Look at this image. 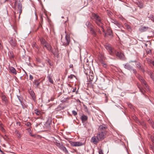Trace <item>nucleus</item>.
<instances>
[{"label": "nucleus", "instance_id": "43", "mask_svg": "<svg viewBox=\"0 0 154 154\" xmlns=\"http://www.w3.org/2000/svg\"><path fill=\"white\" fill-rule=\"evenodd\" d=\"M51 122V121H50L49 120H48L47 121V122H46V124H48L49 125Z\"/></svg>", "mask_w": 154, "mask_h": 154}, {"label": "nucleus", "instance_id": "7", "mask_svg": "<svg viewBox=\"0 0 154 154\" xmlns=\"http://www.w3.org/2000/svg\"><path fill=\"white\" fill-rule=\"evenodd\" d=\"M69 142L72 146H80L83 145L82 143L80 142H73L71 140H69Z\"/></svg>", "mask_w": 154, "mask_h": 154}, {"label": "nucleus", "instance_id": "41", "mask_svg": "<svg viewBox=\"0 0 154 154\" xmlns=\"http://www.w3.org/2000/svg\"><path fill=\"white\" fill-rule=\"evenodd\" d=\"M29 79L31 80H32L33 79V76L31 75H29Z\"/></svg>", "mask_w": 154, "mask_h": 154}, {"label": "nucleus", "instance_id": "1", "mask_svg": "<svg viewBox=\"0 0 154 154\" xmlns=\"http://www.w3.org/2000/svg\"><path fill=\"white\" fill-rule=\"evenodd\" d=\"M105 47L110 55L113 56L116 55L121 59L123 58L124 57L123 54L120 52L116 51L110 45L106 44L105 45Z\"/></svg>", "mask_w": 154, "mask_h": 154}, {"label": "nucleus", "instance_id": "51", "mask_svg": "<svg viewBox=\"0 0 154 154\" xmlns=\"http://www.w3.org/2000/svg\"><path fill=\"white\" fill-rule=\"evenodd\" d=\"M29 134L31 136H32V137H34V135H32V134H31V133H29Z\"/></svg>", "mask_w": 154, "mask_h": 154}, {"label": "nucleus", "instance_id": "50", "mask_svg": "<svg viewBox=\"0 0 154 154\" xmlns=\"http://www.w3.org/2000/svg\"><path fill=\"white\" fill-rule=\"evenodd\" d=\"M128 106L129 107L131 108L132 106L131 104H129V105H128Z\"/></svg>", "mask_w": 154, "mask_h": 154}, {"label": "nucleus", "instance_id": "60", "mask_svg": "<svg viewBox=\"0 0 154 154\" xmlns=\"http://www.w3.org/2000/svg\"><path fill=\"white\" fill-rule=\"evenodd\" d=\"M70 88H71V87H70H70H69V89H70Z\"/></svg>", "mask_w": 154, "mask_h": 154}, {"label": "nucleus", "instance_id": "16", "mask_svg": "<svg viewBox=\"0 0 154 154\" xmlns=\"http://www.w3.org/2000/svg\"><path fill=\"white\" fill-rule=\"evenodd\" d=\"M148 27L147 26H141L140 28H139V30L141 32H143L146 31L148 29Z\"/></svg>", "mask_w": 154, "mask_h": 154}, {"label": "nucleus", "instance_id": "54", "mask_svg": "<svg viewBox=\"0 0 154 154\" xmlns=\"http://www.w3.org/2000/svg\"><path fill=\"white\" fill-rule=\"evenodd\" d=\"M133 62H135L136 63V64L137 63V62H137V61L136 60H134V61H133Z\"/></svg>", "mask_w": 154, "mask_h": 154}, {"label": "nucleus", "instance_id": "61", "mask_svg": "<svg viewBox=\"0 0 154 154\" xmlns=\"http://www.w3.org/2000/svg\"><path fill=\"white\" fill-rule=\"evenodd\" d=\"M136 74H137V73H136V74H135V75H136V76H137V77L138 75H137H137H136Z\"/></svg>", "mask_w": 154, "mask_h": 154}, {"label": "nucleus", "instance_id": "26", "mask_svg": "<svg viewBox=\"0 0 154 154\" xmlns=\"http://www.w3.org/2000/svg\"><path fill=\"white\" fill-rule=\"evenodd\" d=\"M107 34L110 36H112V32L111 29L108 28L107 29Z\"/></svg>", "mask_w": 154, "mask_h": 154}, {"label": "nucleus", "instance_id": "15", "mask_svg": "<svg viewBox=\"0 0 154 154\" xmlns=\"http://www.w3.org/2000/svg\"><path fill=\"white\" fill-rule=\"evenodd\" d=\"M9 42L10 44L12 46L15 47L16 46V41L14 39L11 38Z\"/></svg>", "mask_w": 154, "mask_h": 154}, {"label": "nucleus", "instance_id": "31", "mask_svg": "<svg viewBox=\"0 0 154 154\" xmlns=\"http://www.w3.org/2000/svg\"><path fill=\"white\" fill-rule=\"evenodd\" d=\"M95 30L96 32H98L101 35L102 34L99 28L97 27L96 29H95V30Z\"/></svg>", "mask_w": 154, "mask_h": 154}, {"label": "nucleus", "instance_id": "9", "mask_svg": "<svg viewBox=\"0 0 154 154\" xmlns=\"http://www.w3.org/2000/svg\"><path fill=\"white\" fill-rule=\"evenodd\" d=\"M65 39L64 42H62L63 45L65 46L68 45L70 42L69 37L67 35H66Z\"/></svg>", "mask_w": 154, "mask_h": 154}, {"label": "nucleus", "instance_id": "46", "mask_svg": "<svg viewBox=\"0 0 154 154\" xmlns=\"http://www.w3.org/2000/svg\"><path fill=\"white\" fill-rule=\"evenodd\" d=\"M150 76L151 78L152 79V80H153L154 81V76L152 75H151Z\"/></svg>", "mask_w": 154, "mask_h": 154}, {"label": "nucleus", "instance_id": "6", "mask_svg": "<svg viewBox=\"0 0 154 154\" xmlns=\"http://www.w3.org/2000/svg\"><path fill=\"white\" fill-rule=\"evenodd\" d=\"M137 78L141 83L144 84V87L146 90H149V87L146 83V82L144 80L143 78L139 74H138Z\"/></svg>", "mask_w": 154, "mask_h": 154}, {"label": "nucleus", "instance_id": "56", "mask_svg": "<svg viewBox=\"0 0 154 154\" xmlns=\"http://www.w3.org/2000/svg\"><path fill=\"white\" fill-rule=\"evenodd\" d=\"M99 154H103V153L102 152H99Z\"/></svg>", "mask_w": 154, "mask_h": 154}, {"label": "nucleus", "instance_id": "23", "mask_svg": "<svg viewBox=\"0 0 154 154\" xmlns=\"http://www.w3.org/2000/svg\"><path fill=\"white\" fill-rule=\"evenodd\" d=\"M60 148L66 153H68V151L64 146L62 145Z\"/></svg>", "mask_w": 154, "mask_h": 154}, {"label": "nucleus", "instance_id": "39", "mask_svg": "<svg viewBox=\"0 0 154 154\" xmlns=\"http://www.w3.org/2000/svg\"><path fill=\"white\" fill-rule=\"evenodd\" d=\"M103 23H102V25H101V26H98L99 27H101L102 29V30L104 32V31H105V30L104 29V28H103Z\"/></svg>", "mask_w": 154, "mask_h": 154}, {"label": "nucleus", "instance_id": "14", "mask_svg": "<svg viewBox=\"0 0 154 154\" xmlns=\"http://www.w3.org/2000/svg\"><path fill=\"white\" fill-rule=\"evenodd\" d=\"M136 3L140 8H142L143 7V3L140 0H136Z\"/></svg>", "mask_w": 154, "mask_h": 154}, {"label": "nucleus", "instance_id": "33", "mask_svg": "<svg viewBox=\"0 0 154 154\" xmlns=\"http://www.w3.org/2000/svg\"><path fill=\"white\" fill-rule=\"evenodd\" d=\"M35 113L37 115H39L40 114V112L37 109H36L35 110Z\"/></svg>", "mask_w": 154, "mask_h": 154}, {"label": "nucleus", "instance_id": "13", "mask_svg": "<svg viewBox=\"0 0 154 154\" xmlns=\"http://www.w3.org/2000/svg\"><path fill=\"white\" fill-rule=\"evenodd\" d=\"M94 75L92 71L89 74L87 75V78H89V81H92L94 79Z\"/></svg>", "mask_w": 154, "mask_h": 154}, {"label": "nucleus", "instance_id": "52", "mask_svg": "<svg viewBox=\"0 0 154 154\" xmlns=\"http://www.w3.org/2000/svg\"><path fill=\"white\" fill-rule=\"evenodd\" d=\"M152 128L154 129V124H152Z\"/></svg>", "mask_w": 154, "mask_h": 154}, {"label": "nucleus", "instance_id": "48", "mask_svg": "<svg viewBox=\"0 0 154 154\" xmlns=\"http://www.w3.org/2000/svg\"><path fill=\"white\" fill-rule=\"evenodd\" d=\"M76 90V88H73L72 91V92H75Z\"/></svg>", "mask_w": 154, "mask_h": 154}, {"label": "nucleus", "instance_id": "29", "mask_svg": "<svg viewBox=\"0 0 154 154\" xmlns=\"http://www.w3.org/2000/svg\"><path fill=\"white\" fill-rule=\"evenodd\" d=\"M91 71H91L90 68H89L87 69H85L84 72L85 74L86 75H88Z\"/></svg>", "mask_w": 154, "mask_h": 154}, {"label": "nucleus", "instance_id": "38", "mask_svg": "<svg viewBox=\"0 0 154 154\" xmlns=\"http://www.w3.org/2000/svg\"><path fill=\"white\" fill-rule=\"evenodd\" d=\"M73 77H75V76L71 74L68 77L69 78L72 79Z\"/></svg>", "mask_w": 154, "mask_h": 154}, {"label": "nucleus", "instance_id": "21", "mask_svg": "<svg viewBox=\"0 0 154 154\" xmlns=\"http://www.w3.org/2000/svg\"><path fill=\"white\" fill-rule=\"evenodd\" d=\"M44 47H45L48 50L50 51H51V50L52 49V47L51 46V45L49 44L48 43L45 44L44 45Z\"/></svg>", "mask_w": 154, "mask_h": 154}, {"label": "nucleus", "instance_id": "28", "mask_svg": "<svg viewBox=\"0 0 154 154\" xmlns=\"http://www.w3.org/2000/svg\"><path fill=\"white\" fill-rule=\"evenodd\" d=\"M40 82H39L38 80H35L33 83L35 86L36 87H38L39 85Z\"/></svg>", "mask_w": 154, "mask_h": 154}, {"label": "nucleus", "instance_id": "40", "mask_svg": "<svg viewBox=\"0 0 154 154\" xmlns=\"http://www.w3.org/2000/svg\"><path fill=\"white\" fill-rule=\"evenodd\" d=\"M72 114L74 116H76L77 115V112L74 110H73L72 112Z\"/></svg>", "mask_w": 154, "mask_h": 154}, {"label": "nucleus", "instance_id": "22", "mask_svg": "<svg viewBox=\"0 0 154 154\" xmlns=\"http://www.w3.org/2000/svg\"><path fill=\"white\" fill-rule=\"evenodd\" d=\"M60 148L66 153H68V151L64 146L62 145Z\"/></svg>", "mask_w": 154, "mask_h": 154}, {"label": "nucleus", "instance_id": "59", "mask_svg": "<svg viewBox=\"0 0 154 154\" xmlns=\"http://www.w3.org/2000/svg\"><path fill=\"white\" fill-rule=\"evenodd\" d=\"M66 18H67V21H68V17H66Z\"/></svg>", "mask_w": 154, "mask_h": 154}, {"label": "nucleus", "instance_id": "42", "mask_svg": "<svg viewBox=\"0 0 154 154\" xmlns=\"http://www.w3.org/2000/svg\"><path fill=\"white\" fill-rule=\"evenodd\" d=\"M13 101L14 104L17 105V101H16L15 100H13Z\"/></svg>", "mask_w": 154, "mask_h": 154}, {"label": "nucleus", "instance_id": "17", "mask_svg": "<svg viewBox=\"0 0 154 154\" xmlns=\"http://www.w3.org/2000/svg\"><path fill=\"white\" fill-rule=\"evenodd\" d=\"M88 117L84 115H82L81 117V120L82 122L86 121L88 120Z\"/></svg>", "mask_w": 154, "mask_h": 154}, {"label": "nucleus", "instance_id": "35", "mask_svg": "<svg viewBox=\"0 0 154 154\" xmlns=\"http://www.w3.org/2000/svg\"><path fill=\"white\" fill-rule=\"evenodd\" d=\"M138 88L140 91L143 94H144V89L140 86H138Z\"/></svg>", "mask_w": 154, "mask_h": 154}, {"label": "nucleus", "instance_id": "2", "mask_svg": "<svg viewBox=\"0 0 154 154\" xmlns=\"http://www.w3.org/2000/svg\"><path fill=\"white\" fill-rule=\"evenodd\" d=\"M92 18L98 26H101L102 23H103L102 22L101 18L99 16L96 14L93 13Z\"/></svg>", "mask_w": 154, "mask_h": 154}, {"label": "nucleus", "instance_id": "47", "mask_svg": "<svg viewBox=\"0 0 154 154\" xmlns=\"http://www.w3.org/2000/svg\"><path fill=\"white\" fill-rule=\"evenodd\" d=\"M30 94H31V96L32 97V98H33V97H34V94L33 92L32 93Z\"/></svg>", "mask_w": 154, "mask_h": 154}, {"label": "nucleus", "instance_id": "4", "mask_svg": "<svg viewBox=\"0 0 154 154\" xmlns=\"http://www.w3.org/2000/svg\"><path fill=\"white\" fill-rule=\"evenodd\" d=\"M14 8L15 9L17 10L20 14L22 12V5L20 2L17 1H15L14 4Z\"/></svg>", "mask_w": 154, "mask_h": 154}, {"label": "nucleus", "instance_id": "55", "mask_svg": "<svg viewBox=\"0 0 154 154\" xmlns=\"http://www.w3.org/2000/svg\"><path fill=\"white\" fill-rule=\"evenodd\" d=\"M152 63L153 65V66H154V61H152Z\"/></svg>", "mask_w": 154, "mask_h": 154}, {"label": "nucleus", "instance_id": "25", "mask_svg": "<svg viewBox=\"0 0 154 154\" xmlns=\"http://www.w3.org/2000/svg\"><path fill=\"white\" fill-rule=\"evenodd\" d=\"M47 78L50 82L51 84H53L54 82L52 79V76L51 74H48L47 76Z\"/></svg>", "mask_w": 154, "mask_h": 154}, {"label": "nucleus", "instance_id": "37", "mask_svg": "<svg viewBox=\"0 0 154 154\" xmlns=\"http://www.w3.org/2000/svg\"><path fill=\"white\" fill-rule=\"evenodd\" d=\"M151 138L152 142L154 143V134L151 136Z\"/></svg>", "mask_w": 154, "mask_h": 154}, {"label": "nucleus", "instance_id": "32", "mask_svg": "<svg viewBox=\"0 0 154 154\" xmlns=\"http://www.w3.org/2000/svg\"><path fill=\"white\" fill-rule=\"evenodd\" d=\"M55 144L57 146H58L59 148H60L61 146L62 145V144H61L60 143H59L57 142H56Z\"/></svg>", "mask_w": 154, "mask_h": 154}, {"label": "nucleus", "instance_id": "63", "mask_svg": "<svg viewBox=\"0 0 154 154\" xmlns=\"http://www.w3.org/2000/svg\"><path fill=\"white\" fill-rule=\"evenodd\" d=\"M8 0H5V1H7Z\"/></svg>", "mask_w": 154, "mask_h": 154}, {"label": "nucleus", "instance_id": "30", "mask_svg": "<svg viewBox=\"0 0 154 154\" xmlns=\"http://www.w3.org/2000/svg\"><path fill=\"white\" fill-rule=\"evenodd\" d=\"M40 41H41V42L42 44L44 46V45L45 44H47V43H46V42L45 40L43 38H42L41 39Z\"/></svg>", "mask_w": 154, "mask_h": 154}, {"label": "nucleus", "instance_id": "36", "mask_svg": "<svg viewBox=\"0 0 154 154\" xmlns=\"http://www.w3.org/2000/svg\"><path fill=\"white\" fill-rule=\"evenodd\" d=\"M25 125L27 126L30 127L31 126V123L29 122H27L26 124Z\"/></svg>", "mask_w": 154, "mask_h": 154}, {"label": "nucleus", "instance_id": "10", "mask_svg": "<svg viewBox=\"0 0 154 154\" xmlns=\"http://www.w3.org/2000/svg\"><path fill=\"white\" fill-rule=\"evenodd\" d=\"M107 128V127L106 125L103 124L102 125H100L98 128V130L99 131H101V132L104 131Z\"/></svg>", "mask_w": 154, "mask_h": 154}, {"label": "nucleus", "instance_id": "27", "mask_svg": "<svg viewBox=\"0 0 154 154\" xmlns=\"http://www.w3.org/2000/svg\"><path fill=\"white\" fill-rule=\"evenodd\" d=\"M2 100L5 102V103H6L7 102L8 100L7 97H6L3 94H2Z\"/></svg>", "mask_w": 154, "mask_h": 154}, {"label": "nucleus", "instance_id": "20", "mask_svg": "<svg viewBox=\"0 0 154 154\" xmlns=\"http://www.w3.org/2000/svg\"><path fill=\"white\" fill-rule=\"evenodd\" d=\"M9 68L11 73L15 75L17 74L16 70L14 67H9Z\"/></svg>", "mask_w": 154, "mask_h": 154}, {"label": "nucleus", "instance_id": "58", "mask_svg": "<svg viewBox=\"0 0 154 154\" xmlns=\"http://www.w3.org/2000/svg\"><path fill=\"white\" fill-rule=\"evenodd\" d=\"M151 148H152V149H153V147L152 146L151 147Z\"/></svg>", "mask_w": 154, "mask_h": 154}, {"label": "nucleus", "instance_id": "5", "mask_svg": "<svg viewBox=\"0 0 154 154\" xmlns=\"http://www.w3.org/2000/svg\"><path fill=\"white\" fill-rule=\"evenodd\" d=\"M124 67L128 70L132 71L133 73L135 74L137 73V72L135 69H134L133 67L131 66L129 63H127L125 64H124Z\"/></svg>", "mask_w": 154, "mask_h": 154}, {"label": "nucleus", "instance_id": "3", "mask_svg": "<svg viewBox=\"0 0 154 154\" xmlns=\"http://www.w3.org/2000/svg\"><path fill=\"white\" fill-rule=\"evenodd\" d=\"M85 25L87 27V28L90 30L91 32L92 35L96 36V33L94 29V26L89 21H87L85 23Z\"/></svg>", "mask_w": 154, "mask_h": 154}, {"label": "nucleus", "instance_id": "62", "mask_svg": "<svg viewBox=\"0 0 154 154\" xmlns=\"http://www.w3.org/2000/svg\"><path fill=\"white\" fill-rule=\"evenodd\" d=\"M62 18H63V16L62 17Z\"/></svg>", "mask_w": 154, "mask_h": 154}, {"label": "nucleus", "instance_id": "53", "mask_svg": "<svg viewBox=\"0 0 154 154\" xmlns=\"http://www.w3.org/2000/svg\"><path fill=\"white\" fill-rule=\"evenodd\" d=\"M132 62H133V61L130 60V61L129 62V63H132Z\"/></svg>", "mask_w": 154, "mask_h": 154}, {"label": "nucleus", "instance_id": "18", "mask_svg": "<svg viewBox=\"0 0 154 154\" xmlns=\"http://www.w3.org/2000/svg\"><path fill=\"white\" fill-rule=\"evenodd\" d=\"M112 22L115 25H116L119 28H121L122 26L121 24H120L119 22L114 20H112Z\"/></svg>", "mask_w": 154, "mask_h": 154}, {"label": "nucleus", "instance_id": "45", "mask_svg": "<svg viewBox=\"0 0 154 154\" xmlns=\"http://www.w3.org/2000/svg\"><path fill=\"white\" fill-rule=\"evenodd\" d=\"M102 66L106 68V65L105 63H102Z\"/></svg>", "mask_w": 154, "mask_h": 154}, {"label": "nucleus", "instance_id": "8", "mask_svg": "<svg viewBox=\"0 0 154 154\" xmlns=\"http://www.w3.org/2000/svg\"><path fill=\"white\" fill-rule=\"evenodd\" d=\"M105 134L103 132H98L97 134V137L99 140L101 141L105 137Z\"/></svg>", "mask_w": 154, "mask_h": 154}, {"label": "nucleus", "instance_id": "34", "mask_svg": "<svg viewBox=\"0 0 154 154\" xmlns=\"http://www.w3.org/2000/svg\"><path fill=\"white\" fill-rule=\"evenodd\" d=\"M0 129H1L2 131L4 132L5 130L2 126V124L0 122Z\"/></svg>", "mask_w": 154, "mask_h": 154}, {"label": "nucleus", "instance_id": "57", "mask_svg": "<svg viewBox=\"0 0 154 154\" xmlns=\"http://www.w3.org/2000/svg\"><path fill=\"white\" fill-rule=\"evenodd\" d=\"M0 151L1 152H2V151L1 150V149H0Z\"/></svg>", "mask_w": 154, "mask_h": 154}, {"label": "nucleus", "instance_id": "19", "mask_svg": "<svg viewBox=\"0 0 154 154\" xmlns=\"http://www.w3.org/2000/svg\"><path fill=\"white\" fill-rule=\"evenodd\" d=\"M51 51L54 55H58V50L57 48H54V50L52 49Z\"/></svg>", "mask_w": 154, "mask_h": 154}, {"label": "nucleus", "instance_id": "44", "mask_svg": "<svg viewBox=\"0 0 154 154\" xmlns=\"http://www.w3.org/2000/svg\"><path fill=\"white\" fill-rule=\"evenodd\" d=\"M126 26L127 29H128V30L131 29V27L129 25H127Z\"/></svg>", "mask_w": 154, "mask_h": 154}, {"label": "nucleus", "instance_id": "49", "mask_svg": "<svg viewBox=\"0 0 154 154\" xmlns=\"http://www.w3.org/2000/svg\"><path fill=\"white\" fill-rule=\"evenodd\" d=\"M69 66L70 68H72L73 67V65L72 64H70Z\"/></svg>", "mask_w": 154, "mask_h": 154}, {"label": "nucleus", "instance_id": "12", "mask_svg": "<svg viewBox=\"0 0 154 154\" xmlns=\"http://www.w3.org/2000/svg\"><path fill=\"white\" fill-rule=\"evenodd\" d=\"M91 141L94 144H97L100 140L96 136L92 137L91 139Z\"/></svg>", "mask_w": 154, "mask_h": 154}, {"label": "nucleus", "instance_id": "24", "mask_svg": "<svg viewBox=\"0 0 154 154\" xmlns=\"http://www.w3.org/2000/svg\"><path fill=\"white\" fill-rule=\"evenodd\" d=\"M17 98L20 101V103H21V105L22 106V107L23 108H24L23 107V104H24L23 103V99L22 97L20 96H18L17 95Z\"/></svg>", "mask_w": 154, "mask_h": 154}, {"label": "nucleus", "instance_id": "11", "mask_svg": "<svg viewBox=\"0 0 154 154\" xmlns=\"http://www.w3.org/2000/svg\"><path fill=\"white\" fill-rule=\"evenodd\" d=\"M136 67L143 72H144V68L143 65L140 62H137Z\"/></svg>", "mask_w": 154, "mask_h": 154}]
</instances>
